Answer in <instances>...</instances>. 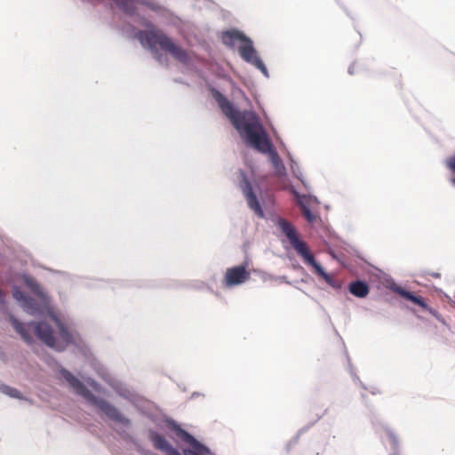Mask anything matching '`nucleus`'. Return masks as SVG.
I'll list each match as a JSON object with an SVG mask.
<instances>
[{"mask_svg": "<svg viewBox=\"0 0 455 455\" xmlns=\"http://www.w3.org/2000/svg\"><path fill=\"white\" fill-rule=\"evenodd\" d=\"M299 436L296 434L286 444V449L287 451H290L292 447H294L299 440Z\"/></svg>", "mask_w": 455, "mask_h": 455, "instance_id": "obj_22", "label": "nucleus"}, {"mask_svg": "<svg viewBox=\"0 0 455 455\" xmlns=\"http://www.w3.org/2000/svg\"><path fill=\"white\" fill-rule=\"evenodd\" d=\"M239 187L248 208L254 215L259 219L269 220L277 226L281 233L285 235L291 243L296 252L303 259L305 264L309 266L313 272L317 276L323 279L331 288L337 291L340 290L343 285L342 281L333 277L324 269L321 263L316 260L315 257L310 252L306 242L300 238L297 228L286 219L274 212H270L268 214L265 212L262 203L257 195V191L260 192L261 190L260 187L256 182L251 181L243 170H240Z\"/></svg>", "mask_w": 455, "mask_h": 455, "instance_id": "obj_3", "label": "nucleus"}, {"mask_svg": "<svg viewBox=\"0 0 455 455\" xmlns=\"http://www.w3.org/2000/svg\"><path fill=\"white\" fill-rule=\"evenodd\" d=\"M148 438L152 443L153 446L162 452H165L169 446L172 444L162 434L155 429H148Z\"/></svg>", "mask_w": 455, "mask_h": 455, "instance_id": "obj_12", "label": "nucleus"}, {"mask_svg": "<svg viewBox=\"0 0 455 455\" xmlns=\"http://www.w3.org/2000/svg\"><path fill=\"white\" fill-rule=\"evenodd\" d=\"M221 42L228 48H234L235 43H238L237 52L240 58L259 70L266 78H269L268 69L260 58L253 40L244 31L237 28H228L221 33Z\"/></svg>", "mask_w": 455, "mask_h": 455, "instance_id": "obj_5", "label": "nucleus"}, {"mask_svg": "<svg viewBox=\"0 0 455 455\" xmlns=\"http://www.w3.org/2000/svg\"><path fill=\"white\" fill-rule=\"evenodd\" d=\"M251 274L247 269V264L242 263L227 268L222 281L225 288H232L241 285L250 279Z\"/></svg>", "mask_w": 455, "mask_h": 455, "instance_id": "obj_8", "label": "nucleus"}, {"mask_svg": "<svg viewBox=\"0 0 455 455\" xmlns=\"http://www.w3.org/2000/svg\"><path fill=\"white\" fill-rule=\"evenodd\" d=\"M164 423L172 433L188 445V447L183 449L184 455H216L205 443L199 441L194 435L184 429L180 424L172 418H166Z\"/></svg>", "mask_w": 455, "mask_h": 455, "instance_id": "obj_6", "label": "nucleus"}, {"mask_svg": "<svg viewBox=\"0 0 455 455\" xmlns=\"http://www.w3.org/2000/svg\"><path fill=\"white\" fill-rule=\"evenodd\" d=\"M291 193L294 196L296 202L302 209L304 217L309 224H314L318 219H320V217L315 215L310 209L304 194L299 193L296 189H292Z\"/></svg>", "mask_w": 455, "mask_h": 455, "instance_id": "obj_10", "label": "nucleus"}, {"mask_svg": "<svg viewBox=\"0 0 455 455\" xmlns=\"http://www.w3.org/2000/svg\"><path fill=\"white\" fill-rule=\"evenodd\" d=\"M430 275L435 278H440L441 275L438 272H432L430 273Z\"/></svg>", "mask_w": 455, "mask_h": 455, "instance_id": "obj_31", "label": "nucleus"}, {"mask_svg": "<svg viewBox=\"0 0 455 455\" xmlns=\"http://www.w3.org/2000/svg\"><path fill=\"white\" fill-rule=\"evenodd\" d=\"M445 165L451 173L449 180L450 183L455 188V154L445 159Z\"/></svg>", "mask_w": 455, "mask_h": 455, "instance_id": "obj_18", "label": "nucleus"}, {"mask_svg": "<svg viewBox=\"0 0 455 455\" xmlns=\"http://www.w3.org/2000/svg\"><path fill=\"white\" fill-rule=\"evenodd\" d=\"M96 411L99 412V413H101L102 415H104L106 417L107 419L108 420H111L113 421L114 423L121 426V427H118L116 429V434L121 437V439H123L124 441L127 442V443H132L134 446H135V449L136 451L142 454V455H151V452L149 451H146L143 449V447L137 442V440L134 438L133 435H132L128 431L127 429L130 428L132 427V420L130 418H128L127 416H125L122 411L121 413L129 419V424H123V423H120V422H116L111 419H109L105 413H103L102 411H99L98 409H96Z\"/></svg>", "mask_w": 455, "mask_h": 455, "instance_id": "obj_9", "label": "nucleus"}, {"mask_svg": "<svg viewBox=\"0 0 455 455\" xmlns=\"http://www.w3.org/2000/svg\"><path fill=\"white\" fill-rule=\"evenodd\" d=\"M347 72L349 75H354V73H355V65L354 64H352L348 67Z\"/></svg>", "mask_w": 455, "mask_h": 455, "instance_id": "obj_29", "label": "nucleus"}, {"mask_svg": "<svg viewBox=\"0 0 455 455\" xmlns=\"http://www.w3.org/2000/svg\"><path fill=\"white\" fill-rule=\"evenodd\" d=\"M87 384L96 392H103L102 386L94 379L88 378Z\"/></svg>", "mask_w": 455, "mask_h": 455, "instance_id": "obj_19", "label": "nucleus"}, {"mask_svg": "<svg viewBox=\"0 0 455 455\" xmlns=\"http://www.w3.org/2000/svg\"><path fill=\"white\" fill-rule=\"evenodd\" d=\"M384 285L387 289L397 293L399 296H401L403 299H405V297L407 296V294L410 291L406 288L398 284L395 282V280L390 275H387L384 278Z\"/></svg>", "mask_w": 455, "mask_h": 455, "instance_id": "obj_14", "label": "nucleus"}, {"mask_svg": "<svg viewBox=\"0 0 455 455\" xmlns=\"http://www.w3.org/2000/svg\"><path fill=\"white\" fill-rule=\"evenodd\" d=\"M405 299L413 303L414 305L419 306L425 311H428V309L430 308L427 302L426 301V299L423 297L417 295L416 293H414L411 291H409V293L405 297Z\"/></svg>", "mask_w": 455, "mask_h": 455, "instance_id": "obj_16", "label": "nucleus"}, {"mask_svg": "<svg viewBox=\"0 0 455 455\" xmlns=\"http://www.w3.org/2000/svg\"><path fill=\"white\" fill-rule=\"evenodd\" d=\"M199 396H204V395L200 393V392H198V391H195V392H193L191 394L189 399H195V398L199 397Z\"/></svg>", "mask_w": 455, "mask_h": 455, "instance_id": "obj_28", "label": "nucleus"}, {"mask_svg": "<svg viewBox=\"0 0 455 455\" xmlns=\"http://www.w3.org/2000/svg\"><path fill=\"white\" fill-rule=\"evenodd\" d=\"M307 197L310 201H312L313 203H315V204H319V203H320V202H319V200H318V198H317L315 196L312 195V194H309L308 196H306V198H307Z\"/></svg>", "mask_w": 455, "mask_h": 455, "instance_id": "obj_26", "label": "nucleus"}, {"mask_svg": "<svg viewBox=\"0 0 455 455\" xmlns=\"http://www.w3.org/2000/svg\"><path fill=\"white\" fill-rule=\"evenodd\" d=\"M431 315H433L437 321L443 323V318L441 314L435 308L430 307L427 311Z\"/></svg>", "mask_w": 455, "mask_h": 455, "instance_id": "obj_23", "label": "nucleus"}, {"mask_svg": "<svg viewBox=\"0 0 455 455\" xmlns=\"http://www.w3.org/2000/svg\"><path fill=\"white\" fill-rule=\"evenodd\" d=\"M349 371H350V375H351L354 382L356 384H359L363 389H366V387L364 386V384L360 380L359 377L355 372L351 363H349Z\"/></svg>", "mask_w": 455, "mask_h": 455, "instance_id": "obj_20", "label": "nucleus"}, {"mask_svg": "<svg viewBox=\"0 0 455 455\" xmlns=\"http://www.w3.org/2000/svg\"><path fill=\"white\" fill-rule=\"evenodd\" d=\"M321 417H318L317 419L314 422H311L304 427H302L301 428L299 429V431L297 432V435L300 437L303 434L307 433L310 428L318 420L320 419Z\"/></svg>", "mask_w": 455, "mask_h": 455, "instance_id": "obj_21", "label": "nucleus"}, {"mask_svg": "<svg viewBox=\"0 0 455 455\" xmlns=\"http://www.w3.org/2000/svg\"><path fill=\"white\" fill-rule=\"evenodd\" d=\"M271 279H273V280H280V281L285 282L286 283H290V282L287 280L285 275L274 276V277H271Z\"/></svg>", "mask_w": 455, "mask_h": 455, "instance_id": "obj_27", "label": "nucleus"}, {"mask_svg": "<svg viewBox=\"0 0 455 455\" xmlns=\"http://www.w3.org/2000/svg\"><path fill=\"white\" fill-rule=\"evenodd\" d=\"M102 379L119 397L132 404L138 403V393L125 382L110 374L102 376Z\"/></svg>", "mask_w": 455, "mask_h": 455, "instance_id": "obj_7", "label": "nucleus"}, {"mask_svg": "<svg viewBox=\"0 0 455 455\" xmlns=\"http://www.w3.org/2000/svg\"><path fill=\"white\" fill-rule=\"evenodd\" d=\"M386 433L392 446V453L390 455H400V443L398 436L389 427L386 428Z\"/></svg>", "mask_w": 455, "mask_h": 455, "instance_id": "obj_17", "label": "nucleus"}, {"mask_svg": "<svg viewBox=\"0 0 455 455\" xmlns=\"http://www.w3.org/2000/svg\"><path fill=\"white\" fill-rule=\"evenodd\" d=\"M348 291L358 299H363L370 293V285L364 280H353L348 283Z\"/></svg>", "mask_w": 455, "mask_h": 455, "instance_id": "obj_11", "label": "nucleus"}, {"mask_svg": "<svg viewBox=\"0 0 455 455\" xmlns=\"http://www.w3.org/2000/svg\"><path fill=\"white\" fill-rule=\"evenodd\" d=\"M290 169H291L292 175L301 182V184L307 190H309L310 187H309L308 183L306 181V180L304 179L302 169L297 160L291 161V163L290 164Z\"/></svg>", "mask_w": 455, "mask_h": 455, "instance_id": "obj_15", "label": "nucleus"}, {"mask_svg": "<svg viewBox=\"0 0 455 455\" xmlns=\"http://www.w3.org/2000/svg\"><path fill=\"white\" fill-rule=\"evenodd\" d=\"M238 92L243 96L245 97L244 92L242 90H238Z\"/></svg>", "mask_w": 455, "mask_h": 455, "instance_id": "obj_33", "label": "nucleus"}, {"mask_svg": "<svg viewBox=\"0 0 455 455\" xmlns=\"http://www.w3.org/2000/svg\"><path fill=\"white\" fill-rule=\"evenodd\" d=\"M116 8L131 20L140 25L145 29H136L132 26L133 37L136 38L140 44L150 50L155 60L159 63L164 64L167 62V55L161 52L158 47L167 52L175 60L183 64H188L191 60L188 52L181 45L176 43L171 36L160 30L155 26L148 18L139 12L138 4L143 5L150 11L161 15L168 16L172 12L155 0H111Z\"/></svg>", "mask_w": 455, "mask_h": 455, "instance_id": "obj_1", "label": "nucleus"}, {"mask_svg": "<svg viewBox=\"0 0 455 455\" xmlns=\"http://www.w3.org/2000/svg\"><path fill=\"white\" fill-rule=\"evenodd\" d=\"M174 81L179 84H184V82L181 78H176V79H174Z\"/></svg>", "mask_w": 455, "mask_h": 455, "instance_id": "obj_32", "label": "nucleus"}, {"mask_svg": "<svg viewBox=\"0 0 455 455\" xmlns=\"http://www.w3.org/2000/svg\"><path fill=\"white\" fill-rule=\"evenodd\" d=\"M43 361L52 371L55 379L59 382L66 383L73 392L83 397L91 406L102 411L116 422L129 424V419L121 413V411L114 403L94 395L78 377L65 368L54 355L46 353Z\"/></svg>", "mask_w": 455, "mask_h": 455, "instance_id": "obj_4", "label": "nucleus"}, {"mask_svg": "<svg viewBox=\"0 0 455 455\" xmlns=\"http://www.w3.org/2000/svg\"><path fill=\"white\" fill-rule=\"evenodd\" d=\"M207 89L245 146L267 156L275 175L280 179L286 178V167L258 114L253 110H240L233 101L210 84H207Z\"/></svg>", "mask_w": 455, "mask_h": 455, "instance_id": "obj_2", "label": "nucleus"}, {"mask_svg": "<svg viewBox=\"0 0 455 455\" xmlns=\"http://www.w3.org/2000/svg\"><path fill=\"white\" fill-rule=\"evenodd\" d=\"M166 455H184L181 453L177 448H175L172 444L169 446V448L164 452Z\"/></svg>", "mask_w": 455, "mask_h": 455, "instance_id": "obj_24", "label": "nucleus"}, {"mask_svg": "<svg viewBox=\"0 0 455 455\" xmlns=\"http://www.w3.org/2000/svg\"><path fill=\"white\" fill-rule=\"evenodd\" d=\"M195 287L199 290L206 289L207 291L213 292V290L204 282H197Z\"/></svg>", "mask_w": 455, "mask_h": 455, "instance_id": "obj_25", "label": "nucleus"}, {"mask_svg": "<svg viewBox=\"0 0 455 455\" xmlns=\"http://www.w3.org/2000/svg\"><path fill=\"white\" fill-rule=\"evenodd\" d=\"M287 157L289 159L290 164L291 163L292 160H296L290 151H287Z\"/></svg>", "mask_w": 455, "mask_h": 455, "instance_id": "obj_30", "label": "nucleus"}, {"mask_svg": "<svg viewBox=\"0 0 455 455\" xmlns=\"http://www.w3.org/2000/svg\"><path fill=\"white\" fill-rule=\"evenodd\" d=\"M0 393L11 397V398H16L19 400H23L30 404L33 403V399L27 397L21 394V392L17 389L16 387L8 386L3 382L0 381Z\"/></svg>", "mask_w": 455, "mask_h": 455, "instance_id": "obj_13", "label": "nucleus"}]
</instances>
